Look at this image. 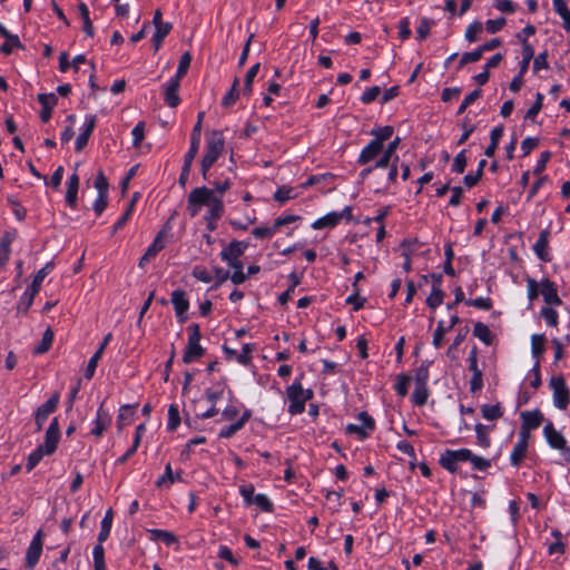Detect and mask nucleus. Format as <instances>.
<instances>
[{"instance_id":"1","label":"nucleus","mask_w":570,"mask_h":570,"mask_svg":"<svg viewBox=\"0 0 570 570\" xmlns=\"http://www.w3.org/2000/svg\"><path fill=\"white\" fill-rule=\"evenodd\" d=\"M225 146V139L223 132L219 130H213L207 135L206 139V153L202 159V175L206 179L207 173L210 167L215 164L218 157L222 155Z\"/></svg>"},{"instance_id":"2","label":"nucleus","mask_w":570,"mask_h":570,"mask_svg":"<svg viewBox=\"0 0 570 570\" xmlns=\"http://www.w3.org/2000/svg\"><path fill=\"white\" fill-rule=\"evenodd\" d=\"M287 397L289 400L288 412L292 415L301 414L305 410V403L313 396L311 390H304L302 384L294 382L286 390Z\"/></svg>"},{"instance_id":"3","label":"nucleus","mask_w":570,"mask_h":570,"mask_svg":"<svg viewBox=\"0 0 570 570\" xmlns=\"http://www.w3.org/2000/svg\"><path fill=\"white\" fill-rule=\"evenodd\" d=\"M217 197L213 189L207 187H197L193 189L187 199V210L191 217H196L203 206H209V204Z\"/></svg>"},{"instance_id":"4","label":"nucleus","mask_w":570,"mask_h":570,"mask_svg":"<svg viewBox=\"0 0 570 570\" xmlns=\"http://www.w3.org/2000/svg\"><path fill=\"white\" fill-rule=\"evenodd\" d=\"M188 343L183 356L184 363L188 364L204 354V348L200 345V327L198 324L193 323L188 326Z\"/></svg>"},{"instance_id":"5","label":"nucleus","mask_w":570,"mask_h":570,"mask_svg":"<svg viewBox=\"0 0 570 570\" xmlns=\"http://www.w3.org/2000/svg\"><path fill=\"white\" fill-rule=\"evenodd\" d=\"M549 385L553 392V404L559 410H566L570 403V393L563 376H552Z\"/></svg>"},{"instance_id":"6","label":"nucleus","mask_w":570,"mask_h":570,"mask_svg":"<svg viewBox=\"0 0 570 570\" xmlns=\"http://www.w3.org/2000/svg\"><path fill=\"white\" fill-rule=\"evenodd\" d=\"M544 436L551 448L560 450L567 462H570V448L567 446L566 439L558 432L553 424L549 422L543 429Z\"/></svg>"},{"instance_id":"7","label":"nucleus","mask_w":570,"mask_h":570,"mask_svg":"<svg viewBox=\"0 0 570 570\" xmlns=\"http://www.w3.org/2000/svg\"><path fill=\"white\" fill-rule=\"evenodd\" d=\"M343 218L352 219V208L346 206L342 212H331L325 216L316 219L312 224L314 229L332 228L335 227Z\"/></svg>"},{"instance_id":"8","label":"nucleus","mask_w":570,"mask_h":570,"mask_svg":"<svg viewBox=\"0 0 570 570\" xmlns=\"http://www.w3.org/2000/svg\"><path fill=\"white\" fill-rule=\"evenodd\" d=\"M468 363H469V370L472 372V377L470 380V391L472 393H476V392L481 391L483 387V379H482L483 374L478 364L476 347H473L470 351V354L468 357Z\"/></svg>"},{"instance_id":"9","label":"nucleus","mask_w":570,"mask_h":570,"mask_svg":"<svg viewBox=\"0 0 570 570\" xmlns=\"http://www.w3.org/2000/svg\"><path fill=\"white\" fill-rule=\"evenodd\" d=\"M42 530H38L29 544L26 553V566L29 569H32L40 559L42 552Z\"/></svg>"},{"instance_id":"10","label":"nucleus","mask_w":570,"mask_h":570,"mask_svg":"<svg viewBox=\"0 0 570 570\" xmlns=\"http://www.w3.org/2000/svg\"><path fill=\"white\" fill-rule=\"evenodd\" d=\"M540 295L547 305H561L562 301L558 295L557 285L549 278H542L540 281Z\"/></svg>"},{"instance_id":"11","label":"nucleus","mask_w":570,"mask_h":570,"mask_svg":"<svg viewBox=\"0 0 570 570\" xmlns=\"http://www.w3.org/2000/svg\"><path fill=\"white\" fill-rule=\"evenodd\" d=\"M521 417L522 426L520 433H525V435L530 439V431L538 429L541 425L543 415L539 410H534L522 412Z\"/></svg>"},{"instance_id":"12","label":"nucleus","mask_w":570,"mask_h":570,"mask_svg":"<svg viewBox=\"0 0 570 570\" xmlns=\"http://www.w3.org/2000/svg\"><path fill=\"white\" fill-rule=\"evenodd\" d=\"M529 446V438L525 433H519L518 442L514 444L513 450L510 454V462L513 466H520L522 461L527 456Z\"/></svg>"},{"instance_id":"13","label":"nucleus","mask_w":570,"mask_h":570,"mask_svg":"<svg viewBox=\"0 0 570 570\" xmlns=\"http://www.w3.org/2000/svg\"><path fill=\"white\" fill-rule=\"evenodd\" d=\"M59 438L60 430L58 420L53 419L46 431L45 442L42 444L47 455H50L56 451Z\"/></svg>"},{"instance_id":"14","label":"nucleus","mask_w":570,"mask_h":570,"mask_svg":"<svg viewBox=\"0 0 570 570\" xmlns=\"http://www.w3.org/2000/svg\"><path fill=\"white\" fill-rule=\"evenodd\" d=\"M383 155V145L379 141L371 140L360 153L357 163L360 165H367L375 160L379 156Z\"/></svg>"},{"instance_id":"15","label":"nucleus","mask_w":570,"mask_h":570,"mask_svg":"<svg viewBox=\"0 0 570 570\" xmlns=\"http://www.w3.org/2000/svg\"><path fill=\"white\" fill-rule=\"evenodd\" d=\"M59 403V394H53L45 404L38 407L36 413V424L38 430L42 428L48 416L56 411Z\"/></svg>"},{"instance_id":"16","label":"nucleus","mask_w":570,"mask_h":570,"mask_svg":"<svg viewBox=\"0 0 570 570\" xmlns=\"http://www.w3.org/2000/svg\"><path fill=\"white\" fill-rule=\"evenodd\" d=\"M171 303L179 322L184 323L186 321L185 314L189 308V302L186 298V293L183 289L174 291L171 293Z\"/></svg>"},{"instance_id":"17","label":"nucleus","mask_w":570,"mask_h":570,"mask_svg":"<svg viewBox=\"0 0 570 570\" xmlns=\"http://www.w3.org/2000/svg\"><path fill=\"white\" fill-rule=\"evenodd\" d=\"M96 126V116L88 115L85 119L82 131L76 139V151L80 153L88 144L89 137L92 134Z\"/></svg>"},{"instance_id":"18","label":"nucleus","mask_w":570,"mask_h":570,"mask_svg":"<svg viewBox=\"0 0 570 570\" xmlns=\"http://www.w3.org/2000/svg\"><path fill=\"white\" fill-rule=\"evenodd\" d=\"M248 244L240 240H233L220 252L222 261L239 258L247 249Z\"/></svg>"},{"instance_id":"19","label":"nucleus","mask_w":570,"mask_h":570,"mask_svg":"<svg viewBox=\"0 0 570 570\" xmlns=\"http://www.w3.org/2000/svg\"><path fill=\"white\" fill-rule=\"evenodd\" d=\"M204 111H200L197 117V122L194 126L191 137H190V147L189 150L186 153V157L194 158L196 157L199 145H200V135H202V122L204 119Z\"/></svg>"},{"instance_id":"20","label":"nucleus","mask_w":570,"mask_h":570,"mask_svg":"<svg viewBox=\"0 0 570 570\" xmlns=\"http://www.w3.org/2000/svg\"><path fill=\"white\" fill-rule=\"evenodd\" d=\"M180 81L177 79H170L164 87L165 102L170 108H176L180 104V97L178 95Z\"/></svg>"},{"instance_id":"21","label":"nucleus","mask_w":570,"mask_h":570,"mask_svg":"<svg viewBox=\"0 0 570 570\" xmlns=\"http://www.w3.org/2000/svg\"><path fill=\"white\" fill-rule=\"evenodd\" d=\"M110 423H111V416L102 407V405H100L99 409L97 410L95 428L91 430V434H94L97 438H100L102 435V433L108 429Z\"/></svg>"},{"instance_id":"22","label":"nucleus","mask_w":570,"mask_h":570,"mask_svg":"<svg viewBox=\"0 0 570 570\" xmlns=\"http://www.w3.org/2000/svg\"><path fill=\"white\" fill-rule=\"evenodd\" d=\"M38 101L42 106L40 118L43 122H47L51 118L53 107L57 105V97L55 94H40L38 95Z\"/></svg>"},{"instance_id":"23","label":"nucleus","mask_w":570,"mask_h":570,"mask_svg":"<svg viewBox=\"0 0 570 570\" xmlns=\"http://www.w3.org/2000/svg\"><path fill=\"white\" fill-rule=\"evenodd\" d=\"M401 142L400 137H395L386 147L383 146V155L375 161V167H387L394 159L395 151Z\"/></svg>"},{"instance_id":"24","label":"nucleus","mask_w":570,"mask_h":570,"mask_svg":"<svg viewBox=\"0 0 570 570\" xmlns=\"http://www.w3.org/2000/svg\"><path fill=\"white\" fill-rule=\"evenodd\" d=\"M548 243H549V233H548V230H542L539 235L538 240L535 242V244L533 246L534 253L542 262L550 261V257L547 252Z\"/></svg>"},{"instance_id":"25","label":"nucleus","mask_w":570,"mask_h":570,"mask_svg":"<svg viewBox=\"0 0 570 570\" xmlns=\"http://www.w3.org/2000/svg\"><path fill=\"white\" fill-rule=\"evenodd\" d=\"M444 293L440 286V277H438L432 286V291L426 298V304L430 308L435 309L443 303Z\"/></svg>"},{"instance_id":"26","label":"nucleus","mask_w":570,"mask_h":570,"mask_svg":"<svg viewBox=\"0 0 570 570\" xmlns=\"http://www.w3.org/2000/svg\"><path fill=\"white\" fill-rule=\"evenodd\" d=\"M53 269V263L52 262H49L47 263L42 268H40L31 285L28 287L30 291H32L33 293H38L40 291V287H41V284L45 279V277Z\"/></svg>"},{"instance_id":"27","label":"nucleus","mask_w":570,"mask_h":570,"mask_svg":"<svg viewBox=\"0 0 570 570\" xmlns=\"http://www.w3.org/2000/svg\"><path fill=\"white\" fill-rule=\"evenodd\" d=\"M138 198H139V193H135L131 197L130 203L128 204L127 209L121 215V217L115 223V225L112 227V234L117 233L119 229H121L126 225V223L128 222V219L134 210V207H135Z\"/></svg>"},{"instance_id":"28","label":"nucleus","mask_w":570,"mask_h":570,"mask_svg":"<svg viewBox=\"0 0 570 570\" xmlns=\"http://www.w3.org/2000/svg\"><path fill=\"white\" fill-rule=\"evenodd\" d=\"M164 235L165 232L160 230L157 236L155 237L151 245L147 248L146 253L144 254V259H151L154 258L164 247Z\"/></svg>"},{"instance_id":"29","label":"nucleus","mask_w":570,"mask_h":570,"mask_svg":"<svg viewBox=\"0 0 570 570\" xmlns=\"http://www.w3.org/2000/svg\"><path fill=\"white\" fill-rule=\"evenodd\" d=\"M533 47L527 40L522 39V61L520 65L521 75H524L527 72L529 63L533 59Z\"/></svg>"},{"instance_id":"30","label":"nucleus","mask_w":570,"mask_h":570,"mask_svg":"<svg viewBox=\"0 0 570 570\" xmlns=\"http://www.w3.org/2000/svg\"><path fill=\"white\" fill-rule=\"evenodd\" d=\"M502 135H503L502 126H498L491 130V134H490L491 142L485 148V151H484L487 157H492L495 154L499 140L501 139Z\"/></svg>"},{"instance_id":"31","label":"nucleus","mask_w":570,"mask_h":570,"mask_svg":"<svg viewBox=\"0 0 570 570\" xmlns=\"http://www.w3.org/2000/svg\"><path fill=\"white\" fill-rule=\"evenodd\" d=\"M112 510L109 509L102 521H101V528H100V532L98 534V542L102 543L107 540V538L109 537L110 534V530H111V524H112Z\"/></svg>"},{"instance_id":"32","label":"nucleus","mask_w":570,"mask_h":570,"mask_svg":"<svg viewBox=\"0 0 570 570\" xmlns=\"http://www.w3.org/2000/svg\"><path fill=\"white\" fill-rule=\"evenodd\" d=\"M440 465L450 471V472H456L459 469V462L456 461L455 456L452 453V450H446L440 458Z\"/></svg>"},{"instance_id":"33","label":"nucleus","mask_w":570,"mask_h":570,"mask_svg":"<svg viewBox=\"0 0 570 570\" xmlns=\"http://www.w3.org/2000/svg\"><path fill=\"white\" fill-rule=\"evenodd\" d=\"M473 335L487 345H490L492 343L491 331L489 330V327L485 324H483L481 322H478L474 324Z\"/></svg>"},{"instance_id":"34","label":"nucleus","mask_w":570,"mask_h":570,"mask_svg":"<svg viewBox=\"0 0 570 570\" xmlns=\"http://www.w3.org/2000/svg\"><path fill=\"white\" fill-rule=\"evenodd\" d=\"M554 306L556 305H547L540 311V315L543 317L547 324L552 327H557L559 324V314L554 309Z\"/></svg>"},{"instance_id":"35","label":"nucleus","mask_w":570,"mask_h":570,"mask_svg":"<svg viewBox=\"0 0 570 570\" xmlns=\"http://www.w3.org/2000/svg\"><path fill=\"white\" fill-rule=\"evenodd\" d=\"M176 479H179V474L176 476L173 473L171 464L167 463L165 466L164 474L156 481L157 488H169Z\"/></svg>"},{"instance_id":"36","label":"nucleus","mask_w":570,"mask_h":570,"mask_svg":"<svg viewBox=\"0 0 570 570\" xmlns=\"http://www.w3.org/2000/svg\"><path fill=\"white\" fill-rule=\"evenodd\" d=\"M191 62V55L186 51L181 55L179 65L176 71V75L173 77V79H177L180 81L187 73Z\"/></svg>"},{"instance_id":"37","label":"nucleus","mask_w":570,"mask_h":570,"mask_svg":"<svg viewBox=\"0 0 570 570\" xmlns=\"http://www.w3.org/2000/svg\"><path fill=\"white\" fill-rule=\"evenodd\" d=\"M393 132L394 129L392 126H384L372 129L371 135L373 136V140L384 145V142L392 137Z\"/></svg>"},{"instance_id":"38","label":"nucleus","mask_w":570,"mask_h":570,"mask_svg":"<svg viewBox=\"0 0 570 570\" xmlns=\"http://www.w3.org/2000/svg\"><path fill=\"white\" fill-rule=\"evenodd\" d=\"M546 336L543 334H534L531 337L532 356L539 358L544 352Z\"/></svg>"},{"instance_id":"39","label":"nucleus","mask_w":570,"mask_h":570,"mask_svg":"<svg viewBox=\"0 0 570 570\" xmlns=\"http://www.w3.org/2000/svg\"><path fill=\"white\" fill-rule=\"evenodd\" d=\"M223 213H224L223 202L220 198L217 197L209 204L208 212H207L205 218L218 220L223 216Z\"/></svg>"},{"instance_id":"40","label":"nucleus","mask_w":570,"mask_h":570,"mask_svg":"<svg viewBox=\"0 0 570 570\" xmlns=\"http://www.w3.org/2000/svg\"><path fill=\"white\" fill-rule=\"evenodd\" d=\"M4 38L6 42L0 47L2 53L10 55L14 48H22V43L17 35L10 33Z\"/></svg>"},{"instance_id":"41","label":"nucleus","mask_w":570,"mask_h":570,"mask_svg":"<svg viewBox=\"0 0 570 570\" xmlns=\"http://www.w3.org/2000/svg\"><path fill=\"white\" fill-rule=\"evenodd\" d=\"M134 416V409L130 405H122L119 410L117 417L118 429L121 430L124 425L129 424Z\"/></svg>"},{"instance_id":"42","label":"nucleus","mask_w":570,"mask_h":570,"mask_svg":"<svg viewBox=\"0 0 570 570\" xmlns=\"http://www.w3.org/2000/svg\"><path fill=\"white\" fill-rule=\"evenodd\" d=\"M296 197L297 194L295 193V189L287 186L279 187L274 194V199L281 204H284L285 202Z\"/></svg>"},{"instance_id":"43","label":"nucleus","mask_w":570,"mask_h":570,"mask_svg":"<svg viewBox=\"0 0 570 570\" xmlns=\"http://www.w3.org/2000/svg\"><path fill=\"white\" fill-rule=\"evenodd\" d=\"M95 570H106L105 564V550L102 543L98 542L92 551Z\"/></svg>"},{"instance_id":"44","label":"nucleus","mask_w":570,"mask_h":570,"mask_svg":"<svg viewBox=\"0 0 570 570\" xmlns=\"http://www.w3.org/2000/svg\"><path fill=\"white\" fill-rule=\"evenodd\" d=\"M43 455H47L43 445H39L29 454L26 463L27 470L31 471L32 469H35V466L41 461Z\"/></svg>"},{"instance_id":"45","label":"nucleus","mask_w":570,"mask_h":570,"mask_svg":"<svg viewBox=\"0 0 570 570\" xmlns=\"http://www.w3.org/2000/svg\"><path fill=\"white\" fill-rule=\"evenodd\" d=\"M38 293H33L32 291L27 288L26 292L23 293V295L21 296L20 302L17 306L18 312L26 314L28 312V309L30 308V306L32 305L35 296Z\"/></svg>"},{"instance_id":"46","label":"nucleus","mask_w":570,"mask_h":570,"mask_svg":"<svg viewBox=\"0 0 570 570\" xmlns=\"http://www.w3.org/2000/svg\"><path fill=\"white\" fill-rule=\"evenodd\" d=\"M483 31V26L481 22L479 21H474L473 23H471L466 30H465V39L469 41V42H475L480 39V36Z\"/></svg>"},{"instance_id":"47","label":"nucleus","mask_w":570,"mask_h":570,"mask_svg":"<svg viewBox=\"0 0 570 570\" xmlns=\"http://www.w3.org/2000/svg\"><path fill=\"white\" fill-rule=\"evenodd\" d=\"M482 416L485 420L494 421L503 415L501 406L499 404L495 405H483L481 409Z\"/></svg>"},{"instance_id":"48","label":"nucleus","mask_w":570,"mask_h":570,"mask_svg":"<svg viewBox=\"0 0 570 570\" xmlns=\"http://www.w3.org/2000/svg\"><path fill=\"white\" fill-rule=\"evenodd\" d=\"M428 390L423 384H416L415 390L412 393V401L415 405L422 406L428 400Z\"/></svg>"},{"instance_id":"49","label":"nucleus","mask_w":570,"mask_h":570,"mask_svg":"<svg viewBox=\"0 0 570 570\" xmlns=\"http://www.w3.org/2000/svg\"><path fill=\"white\" fill-rule=\"evenodd\" d=\"M238 85H239V80L237 78H235L230 90L224 96V98L222 100V105L224 107L233 106L236 102V100L238 99Z\"/></svg>"},{"instance_id":"50","label":"nucleus","mask_w":570,"mask_h":570,"mask_svg":"<svg viewBox=\"0 0 570 570\" xmlns=\"http://www.w3.org/2000/svg\"><path fill=\"white\" fill-rule=\"evenodd\" d=\"M259 67H261V63L257 62L248 69L247 73L245 76V83H244V89H243L245 95H250L253 81L259 70Z\"/></svg>"},{"instance_id":"51","label":"nucleus","mask_w":570,"mask_h":570,"mask_svg":"<svg viewBox=\"0 0 570 570\" xmlns=\"http://www.w3.org/2000/svg\"><path fill=\"white\" fill-rule=\"evenodd\" d=\"M150 533L153 535V539H158L164 541L167 546H171L173 543L177 542V538L173 532L160 530V529H154L150 530Z\"/></svg>"},{"instance_id":"52","label":"nucleus","mask_w":570,"mask_h":570,"mask_svg":"<svg viewBox=\"0 0 570 570\" xmlns=\"http://www.w3.org/2000/svg\"><path fill=\"white\" fill-rule=\"evenodd\" d=\"M540 282L532 277H527V294L530 302H533L540 296Z\"/></svg>"},{"instance_id":"53","label":"nucleus","mask_w":570,"mask_h":570,"mask_svg":"<svg viewBox=\"0 0 570 570\" xmlns=\"http://www.w3.org/2000/svg\"><path fill=\"white\" fill-rule=\"evenodd\" d=\"M180 423V415L177 405L171 404L168 409V424L169 431H175Z\"/></svg>"},{"instance_id":"54","label":"nucleus","mask_w":570,"mask_h":570,"mask_svg":"<svg viewBox=\"0 0 570 570\" xmlns=\"http://www.w3.org/2000/svg\"><path fill=\"white\" fill-rule=\"evenodd\" d=\"M449 332L445 327L444 322L440 321L433 334L432 344L435 348H440L443 343L444 335Z\"/></svg>"},{"instance_id":"55","label":"nucleus","mask_w":570,"mask_h":570,"mask_svg":"<svg viewBox=\"0 0 570 570\" xmlns=\"http://www.w3.org/2000/svg\"><path fill=\"white\" fill-rule=\"evenodd\" d=\"M489 431V428L481 423L475 425L478 443L483 448H488L490 445V439L488 435Z\"/></svg>"},{"instance_id":"56","label":"nucleus","mask_w":570,"mask_h":570,"mask_svg":"<svg viewBox=\"0 0 570 570\" xmlns=\"http://www.w3.org/2000/svg\"><path fill=\"white\" fill-rule=\"evenodd\" d=\"M53 341V332L50 328H47L43 333L41 343L36 347L35 352L38 354H42L47 352Z\"/></svg>"},{"instance_id":"57","label":"nucleus","mask_w":570,"mask_h":570,"mask_svg":"<svg viewBox=\"0 0 570 570\" xmlns=\"http://www.w3.org/2000/svg\"><path fill=\"white\" fill-rule=\"evenodd\" d=\"M432 26H433V21L431 19L422 18L420 20V24L416 29L417 39L419 40L425 39L429 36Z\"/></svg>"},{"instance_id":"58","label":"nucleus","mask_w":570,"mask_h":570,"mask_svg":"<svg viewBox=\"0 0 570 570\" xmlns=\"http://www.w3.org/2000/svg\"><path fill=\"white\" fill-rule=\"evenodd\" d=\"M101 356H102L101 348H98L88 362V365H87V368L85 372L86 379L90 380L94 376L97 364H98L99 360L101 358Z\"/></svg>"},{"instance_id":"59","label":"nucleus","mask_w":570,"mask_h":570,"mask_svg":"<svg viewBox=\"0 0 570 570\" xmlns=\"http://www.w3.org/2000/svg\"><path fill=\"white\" fill-rule=\"evenodd\" d=\"M254 504H256L262 511L264 512H272L273 511V503L265 494H256L254 497Z\"/></svg>"},{"instance_id":"60","label":"nucleus","mask_w":570,"mask_h":570,"mask_svg":"<svg viewBox=\"0 0 570 570\" xmlns=\"http://www.w3.org/2000/svg\"><path fill=\"white\" fill-rule=\"evenodd\" d=\"M10 244H11V238L9 237V235H4L0 242V264L1 265L7 263V261L9 259Z\"/></svg>"},{"instance_id":"61","label":"nucleus","mask_w":570,"mask_h":570,"mask_svg":"<svg viewBox=\"0 0 570 570\" xmlns=\"http://www.w3.org/2000/svg\"><path fill=\"white\" fill-rule=\"evenodd\" d=\"M134 147H139L145 138V122L139 121L131 131Z\"/></svg>"},{"instance_id":"62","label":"nucleus","mask_w":570,"mask_h":570,"mask_svg":"<svg viewBox=\"0 0 570 570\" xmlns=\"http://www.w3.org/2000/svg\"><path fill=\"white\" fill-rule=\"evenodd\" d=\"M254 346L252 344H244L242 347V352H237V362L242 365H248L252 361V352Z\"/></svg>"},{"instance_id":"63","label":"nucleus","mask_w":570,"mask_h":570,"mask_svg":"<svg viewBox=\"0 0 570 570\" xmlns=\"http://www.w3.org/2000/svg\"><path fill=\"white\" fill-rule=\"evenodd\" d=\"M277 232L275 225L268 227V226H261L256 227L252 230V234L256 238H271L275 233Z\"/></svg>"},{"instance_id":"64","label":"nucleus","mask_w":570,"mask_h":570,"mask_svg":"<svg viewBox=\"0 0 570 570\" xmlns=\"http://www.w3.org/2000/svg\"><path fill=\"white\" fill-rule=\"evenodd\" d=\"M466 167V157L465 150L460 151L455 157L452 164V170L462 174Z\"/></svg>"}]
</instances>
